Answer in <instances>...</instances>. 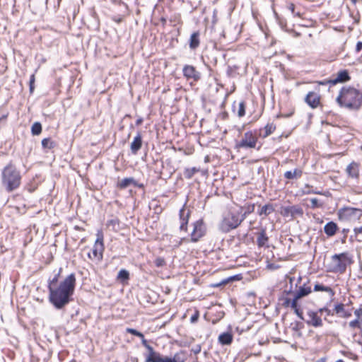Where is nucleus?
<instances>
[{
  "label": "nucleus",
  "mask_w": 362,
  "mask_h": 362,
  "mask_svg": "<svg viewBox=\"0 0 362 362\" xmlns=\"http://www.w3.org/2000/svg\"><path fill=\"white\" fill-rule=\"evenodd\" d=\"M76 284L74 274H69L58 286H48L49 300L56 309H62L71 300Z\"/></svg>",
  "instance_id": "f257e3e1"
},
{
  "label": "nucleus",
  "mask_w": 362,
  "mask_h": 362,
  "mask_svg": "<svg viewBox=\"0 0 362 362\" xmlns=\"http://www.w3.org/2000/svg\"><path fill=\"white\" fill-rule=\"evenodd\" d=\"M336 100L341 107L358 110L362 105V93L353 87L344 86L341 89Z\"/></svg>",
  "instance_id": "f03ea898"
},
{
  "label": "nucleus",
  "mask_w": 362,
  "mask_h": 362,
  "mask_svg": "<svg viewBox=\"0 0 362 362\" xmlns=\"http://www.w3.org/2000/svg\"><path fill=\"white\" fill-rule=\"evenodd\" d=\"M1 182L8 192L17 189L21 183L20 172L11 163L8 164L2 170Z\"/></svg>",
  "instance_id": "7ed1b4c3"
},
{
  "label": "nucleus",
  "mask_w": 362,
  "mask_h": 362,
  "mask_svg": "<svg viewBox=\"0 0 362 362\" xmlns=\"http://www.w3.org/2000/svg\"><path fill=\"white\" fill-rule=\"evenodd\" d=\"M243 221L240 211L230 209L223 215L219 224V229L223 233H228L237 228Z\"/></svg>",
  "instance_id": "20e7f679"
},
{
  "label": "nucleus",
  "mask_w": 362,
  "mask_h": 362,
  "mask_svg": "<svg viewBox=\"0 0 362 362\" xmlns=\"http://www.w3.org/2000/svg\"><path fill=\"white\" fill-rule=\"evenodd\" d=\"M351 258L346 252L335 254L332 257L331 272L343 274L348 264H351Z\"/></svg>",
  "instance_id": "39448f33"
},
{
  "label": "nucleus",
  "mask_w": 362,
  "mask_h": 362,
  "mask_svg": "<svg viewBox=\"0 0 362 362\" xmlns=\"http://www.w3.org/2000/svg\"><path fill=\"white\" fill-rule=\"evenodd\" d=\"M96 236V240L93 248L91 249V252H88V257L90 259L95 261L97 263H98L100 262L103 259V252L105 250L103 231L98 230Z\"/></svg>",
  "instance_id": "423d86ee"
},
{
  "label": "nucleus",
  "mask_w": 362,
  "mask_h": 362,
  "mask_svg": "<svg viewBox=\"0 0 362 362\" xmlns=\"http://www.w3.org/2000/svg\"><path fill=\"white\" fill-rule=\"evenodd\" d=\"M338 218L343 221H355L362 216V210L354 207H343L338 210Z\"/></svg>",
  "instance_id": "0eeeda50"
},
{
  "label": "nucleus",
  "mask_w": 362,
  "mask_h": 362,
  "mask_svg": "<svg viewBox=\"0 0 362 362\" xmlns=\"http://www.w3.org/2000/svg\"><path fill=\"white\" fill-rule=\"evenodd\" d=\"M257 142V138L251 131L245 132L242 139L236 144L238 148H255Z\"/></svg>",
  "instance_id": "6e6552de"
},
{
  "label": "nucleus",
  "mask_w": 362,
  "mask_h": 362,
  "mask_svg": "<svg viewBox=\"0 0 362 362\" xmlns=\"http://www.w3.org/2000/svg\"><path fill=\"white\" fill-rule=\"evenodd\" d=\"M206 228L202 220H198L194 223V228L191 233V240L198 241L205 234Z\"/></svg>",
  "instance_id": "1a4fd4ad"
},
{
  "label": "nucleus",
  "mask_w": 362,
  "mask_h": 362,
  "mask_svg": "<svg viewBox=\"0 0 362 362\" xmlns=\"http://www.w3.org/2000/svg\"><path fill=\"white\" fill-rule=\"evenodd\" d=\"M183 76L187 79H193L197 81L201 78L200 73L192 65H185L182 69Z\"/></svg>",
  "instance_id": "9d476101"
},
{
  "label": "nucleus",
  "mask_w": 362,
  "mask_h": 362,
  "mask_svg": "<svg viewBox=\"0 0 362 362\" xmlns=\"http://www.w3.org/2000/svg\"><path fill=\"white\" fill-rule=\"evenodd\" d=\"M282 214L284 216H291L294 218L296 216H302L303 210L299 206H288L283 208Z\"/></svg>",
  "instance_id": "9b49d317"
},
{
  "label": "nucleus",
  "mask_w": 362,
  "mask_h": 362,
  "mask_svg": "<svg viewBox=\"0 0 362 362\" xmlns=\"http://www.w3.org/2000/svg\"><path fill=\"white\" fill-rule=\"evenodd\" d=\"M307 316L308 319L306 320V323L308 325H311L315 327H319L322 326V320L320 318V317L317 315V312L309 310L307 313Z\"/></svg>",
  "instance_id": "f8f14e48"
},
{
  "label": "nucleus",
  "mask_w": 362,
  "mask_h": 362,
  "mask_svg": "<svg viewBox=\"0 0 362 362\" xmlns=\"http://www.w3.org/2000/svg\"><path fill=\"white\" fill-rule=\"evenodd\" d=\"M308 284L309 280H308L307 283H304L302 286H299V288L294 295L296 300H299L303 297L307 296L312 292L311 286Z\"/></svg>",
  "instance_id": "ddd939ff"
},
{
  "label": "nucleus",
  "mask_w": 362,
  "mask_h": 362,
  "mask_svg": "<svg viewBox=\"0 0 362 362\" xmlns=\"http://www.w3.org/2000/svg\"><path fill=\"white\" fill-rule=\"evenodd\" d=\"M334 313L341 318H349L351 316V310H346L345 305L343 303H337L334 305Z\"/></svg>",
  "instance_id": "4468645a"
},
{
  "label": "nucleus",
  "mask_w": 362,
  "mask_h": 362,
  "mask_svg": "<svg viewBox=\"0 0 362 362\" xmlns=\"http://www.w3.org/2000/svg\"><path fill=\"white\" fill-rule=\"evenodd\" d=\"M346 172L349 177L353 179H358L359 176V165L358 163L353 161L346 169Z\"/></svg>",
  "instance_id": "2eb2a0df"
},
{
  "label": "nucleus",
  "mask_w": 362,
  "mask_h": 362,
  "mask_svg": "<svg viewBox=\"0 0 362 362\" xmlns=\"http://www.w3.org/2000/svg\"><path fill=\"white\" fill-rule=\"evenodd\" d=\"M305 102L312 108H315L320 103V96L314 92H309L305 97Z\"/></svg>",
  "instance_id": "dca6fc26"
},
{
  "label": "nucleus",
  "mask_w": 362,
  "mask_h": 362,
  "mask_svg": "<svg viewBox=\"0 0 362 362\" xmlns=\"http://www.w3.org/2000/svg\"><path fill=\"white\" fill-rule=\"evenodd\" d=\"M257 235V245L258 247H268L269 238L267 235L266 230L264 228H262Z\"/></svg>",
  "instance_id": "f3484780"
},
{
  "label": "nucleus",
  "mask_w": 362,
  "mask_h": 362,
  "mask_svg": "<svg viewBox=\"0 0 362 362\" xmlns=\"http://www.w3.org/2000/svg\"><path fill=\"white\" fill-rule=\"evenodd\" d=\"M142 146V138L140 133H138L137 135L134 137L133 141L131 143L130 148L131 151L133 154H136L139 150L141 148Z\"/></svg>",
  "instance_id": "a211bd4d"
},
{
  "label": "nucleus",
  "mask_w": 362,
  "mask_h": 362,
  "mask_svg": "<svg viewBox=\"0 0 362 362\" xmlns=\"http://www.w3.org/2000/svg\"><path fill=\"white\" fill-rule=\"evenodd\" d=\"M350 79L349 73L346 70H342L337 73V77L331 81L332 84L337 83H343L348 81Z\"/></svg>",
  "instance_id": "6ab92c4d"
},
{
  "label": "nucleus",
  "mask_w": 362,
  "mask_h": 362,
  "mask_svg": "<svg viewBox=\"0 0 362 362\" xmlns=\"http://www.w3.org/2000/svg\"><path fill=\"white\" fill-rule=\"evenodd\" d=\"M337 229L338 226L334 221L328 222L324 227V231L325 234L329 237L334 235Z\"/></svg>",
  "instance_id": "aec40b11"
},
{
  "label": "nucleus",
  "mask_w": 362,
  "mask_h": 362,
  "mask_svg": "<svg viewBox=\"0 0 362 362\" xmlns=\"http://www.w3.org/2000/svg\"><path fill=\"white\" fill-rule=\"evenodd\" d=\"M275 211V208L272 204H267L262 206L258 211L257 214L259 216H268L272 214Z\"/></svg>",
  "instance_id": "412c9836"
},
{
  "label": "nucleus",
  "mask_w": 362,
  "mask_h": 362,
  "mask_svg": "<svg viewBox=\"0 0 362 362\" xmlns=\"http://www.w3.org/2000/svg\"><path fill=\"white\" fill-rule=\"evenodd\" d=\"M232 341L233 335L230 332L221 333L218 337V342L222 345H229Z\"/></svg>",
  "instance_id": "4be33fe9"
},
{
  "label": "nucleus",
  "mask_w": 362,
  "mask_h": 362,
  "mask_svg": "<svg viewBox=\"0 0 362 362\" xmlns=\"http://www.w3.org/2000/svg\"><path fill=\"white\" fill-rule=\"evenodd\" d=\"M132 185L136 186V180L133 177H126L118 182L117 187L119 189H126Z\"/></svg>",
  "instance_id": "5701e85b"
},
{
  "label": "nucleus",
  "mask_w": 362,
  "mask_h": 362,
  "mask_svg": "<svg viewBox=\"0 0 362 362\" xmlns=\"http://www.w3.org/2000/svg\"><path fill=\"white\" fill-rule=\"evenodd\" d=\"M199 33L194 32L193 33L189 39V48L191 49H195L199 46Z\"/></svg>",
  "instance_id": "b1692460"
},
{
  "label": "nucleus",
  "mask_w": 362,
  "mask_h": 362,
  "mask_svg": "<svg viewBox=\"0 0 362 362\" xmlns=\"http://www.w3.org/2000/svg\"><path fill=\"white\" fill-rule=\"evenodd\" d=\"M303 172L300 169L296 168L293 171H286L284 173V177L288 180H293L300 177Z\"/></svg>",
  "instance_id": "393cba45"
},
{
  "label": "nucleus",
  "mask_w": 362,
  "mask_h": 362,
  "mask_svg": "<svg viewBox=\"0 0 362 362\" xmlns=\"http://www.w3.org/2000/svg\"><path fill=\"white\" fill-rule=\"evenodd\" d=\"M275 129L276 127L273 123H268L262 129H261V132H263V133L261 132L260 136L263 138H266L272 134L274 132Z\"/></svg>",
  "instance_id": "a878e982"
},
{
  "label": "nucleus",
  "mask_w": 362,
  "mask_h": 362,
  "mask_svg": "<svg viewBox=\"0 0 362 362\" xmlns=\"http://www.w3.org/2000/svg\"><path fill=\"white\" fill-rule=\"evenodd\" d=\"M314 291H325L329 294L331 297H333L335 294L333 289L329 286H326L322 284H316L314 286Z\"/></svg>",
  "instance_id": "bb28decb"
},
{
  "label": "nucleus",
  "mask_w": 362,
  "mask_h": 362,
  "mask_svg": "<svg viewBox=\"0 0 362 362\" xmlns=\"http://www.w3.org/2000/svg\"><path fill=\"white\" fill-rule=\"evenodd\" d=\"M245 210L243 213L242 211L243 209V207L240 206L238 211H240V217L243 221L245 219V218L250 214L251 213L254 212L255 211V204H250L245 207Z\"/></svg>",
  "instance_id": "cd10ccee"
},
{
  "label": "nucleus",
  "mask_w": 362,
  "mask_h": 362,
  "mask_svg": "<svg viewBox=\"0 0 362 362\" xmlns=\"http://www.w3.org/2000/svg\"><path fill=\"white\" fill-rule=\"evenodd\" d=\"M184 213H185V210L183 209H182L180 211V220H181V223H180V230H183V231H187V223H188V214L185 216L184 215Z\"/></svg>",
  "instance_id": "c85d7f7f"
},
{
  "label": "nucleus",
  "mask_w": 362,
  "mask_h": 362,
  "mask_svg": "<svg viewBox=\"0 0 362 362\" xmlns=\"http://www.w3.org/2000/svg\"><path fill=\"white\" fill-rule=\"evenodd\" d=\"M146 349L149 351V354L145 361V362H153L151 360H156V358L160 355L159 353L154 351L153 347L148 345Z\"/></svg>",
  "instance_id": "c756f323"
},
{
  "label": "nucleus",
  "mask_w": 362,
  "mask_h": 362,
  "mask_svg": "<svg viewBox=\"0 0 362 362\" xmlns=\"http://www.w3.org/2000/svg\"><path fill=\"white\" fill-rule=\"evenodd\" d=\"M298 300H296V298H293V299L291 301V308L292 309H293L294 313L296 314V315L300 320H303V311L298 306Z\"/></svg>",
  "instance_id": "7c9ffc66"
},
{
  "label": "nucleus",
  "mask_w": 362,
  "mask_h": 362,
  "mask_svg": "<svg viewBox=\"0 0 362 362\" xmlns=\"http://www.w3.org/2000/svg\"><path fill=\"white\" fill-rule=\"evenodd\" d=\"M199 170H200V169L197 168L196 167H193L191 168H186L184 171V176L187 179H191L193 177V175L195 173H198Z\"/></svg>",
  "instance_id": "2f4dec72"
},
{
  "label": "nucleus",
  "mask_w": 362,
  "mask_h": 362,
  "mask_svg": "<svg viewBox=\"0 0 362 362\" xmlns=\"http://www.w3.org/2000/svg\"><path fill=\"white\" fill-rule=\"evenodd\" d=\"M153 362H178L177 360V356L175 355L173 358L165 356L162 357L160 354L156 360H152Z\"/></svg>",
  "instance_id": "473e14b6"
},
{
  "label": "nucleus",
  "mask_w": 362,
  "mask_h": 362,
  "mask_svg": "<svg viewBox=\"0 0 362 362\" xmlns=\"http://www.w3.org/2000/svg\"><path fill=\"white\" fill-rule=\"evenodd\" d=\"M129 279V273L126 269H121L117 274V279L121 281H127Z\"/></svg>",
  "instance_id": "72a5a7b5"
},
{
  "label": "nucleus",
  "mask_w": 362,
  "mask_h": 362,
  "mask_svg": "<svg viewBox=\"0 0 362 362\" xmlns=\"http://www.w3.org/2000/svg\"><path fill=\"white\" fill-rule=\"evenodd\" d=\"M238 112H237V115L239 117H243L245 115V107H246L245 103V101L242 100L238 103Z\"/></svg>",
  "instance_id": "f704fd0d"
},
{
  "label": "nucleus",
  "mask_w": 362,
  "mask_h": 362,
  "mask_svg": "<svg viewBox=\"0 0 362 362\" xmlns=\"http://www.w3.org/2000/svg\"><path fill=\"white\" fill-rule=\"evenodd\" d=\"M42 132V125L40 122H35L31 127V132L33 135H39Z\"/></svg>",
  "instance_id": "c9c22d12"
},
{
  "label": "nucleus",
  "mask_w": 362,
  "mask_h": 362,
  "mask_svg": "<svg viewBox=\"0 0 362 362\" xmlns=\"http://www.w3.org/2000/svg\"><path fill=\"white\" fill-rule=\"evenodd\" d=\"M43 148L51 149L54 146V143L49 138H45L42 141Z\"/></svg>",
  "instance_id": "e433bc0d"
},
{
  "label": "nucleus",
  "mask_w": 362,
  "mask_h": 362,
  "mask_svg": "<svg viewBox=\"0 0 362 362\" xmlns=\"http://www.w3.org/2000/svg\"><path fill=\"white\" fill-rule=\"evenodd\" d=\"M126 332L129 333V334H132L133 335H135L136 337H139V338H143V334L139 331H137L136 329H133V328H127L126 329Z\"/></svg>",
  "instance_id": "4c0bfd02"
},
{
  "label": "nucleus",
  "mask_w": 362,
  "mask_h": 362,
  "mask_svg": "<svg viewBox=\"0 0 362 362\" xmlns=\"http://www.w3.org/2000/svg\"><path fill=\"white\" fill-rule=\"evenodd\" d=\"M288 8L294 16H298V17L301 16V13L300 12H296L295 5L293 4H290L288 6Z\"/></svg>",
  "instance_id": "58836bf2"
},
{
  "label": "nucleus",
  "mask_w": 362,
  "mask_h": 362,
  "mask_svg": "<svg viewBox=\"0 0 362 362\" xmlns=\"http://www.w3.org/2000/svg\"><path fill=\"white\" fill-rule=\"evenodd\" d=\"M349 326L352 329L360 327V323H359L358 320L355 319L354 320L350 321L349 323Z\"/></svg>",
  "instance_id": "ea45409f"
},
{
  "label": "nucleus",
  "mask_w": 362,
  "mask_h": 362,
  "mask_svg": "<svg viewBox=\"0 0 362 362\" xmlns=\"http://www.w3.org/2000/svg\"><path fill=\"white\" fill-rule=\"evenodd\" d=\"M59 276V274L54 275L53 279L52 280L49 281L48 286L53 285L55 286H58L59 284H57V282H58Z\"/></svg>",
  "instance_id": "a19ab883"
},
{
  "label": "nucleus",
  "mask_w": 362,
  "mask_h": 362,
  "mask_svg": "<svg viewBox=\"0 0 362 362\" xmlns=\"http://www.w3.org/2000/svg\"><path fill=\"white\" fill-rule=\"evenodd\" d=\"M318 312L320 313H325L327 316H329V315H334V313H332L327 307H324V308H320Z\"/></svg>",
  "instance_id": "79ce46f5"
},
{
  "label": "nucleus",
  "mask_w": 362,
  "mask_h": 362,
  "mask_svg": "<svg viewBox=\"0 0 362 362\" xmlns=\"http://www.w3.org/2000/svg\"><path fill=\"white\" fill-rule=\"evenodd\" d=\"M311 206L312 208H316L320 206L318 204V199L317 198H312L310 199Z\"/></svg>",
  "instance_id": "37998d69"
},
{
  "label": "nucleus",
  "mask_w": 362,
  "mask_h": 362,
  "mask_svg": "<svg viewBox=\"0 0 362 362\" xmlns=\"http://www.w3.org/2000/svg\"><path fill=\"white\" fill-rule=\"evenodd\" d=\"M155 264L157 267H162L165 264V260L163 258H157L155 261Z\"/></svg>",
  "instance_id": "c03bdc74"
},
{
  "label": "nucleus",
  "mask_w": 362,
  "mask_h": 362,
  "mask_svg": "<svg viewBox=\"0 0 362 362\" xmlns=\"http://www.w3.org/2000/svg\"><path fill=\"white\" fill-rule=\"evenodd\" d=\"M354 315L356 316V319L359 320L362 315V308H358L354 311Z\"/></svg>",
  "instance_id": "a18cd8bd"
},
{
  "label": "nucleus",
  "mask_w": 362,
  "mask_h": 362,
  "mask_svg": "<svg viewBox=\"0 0 362 362\" xmlns=\"http://www.w3.org/2000/svg\"><path fill=\"white\" fill-rule=\"evenodd\" d=\"M291 300H290L289 298H286L283 303V305L285 306V307H288V306H291Z\"/></svg>",
  "instance_id": "49530a36"
},
{
  "label": "nucleus",
  "mask_w": 362,
  "mask_h": 362,
  "mask_svg": "<svg viewBox=\"0 0 362 362\" xmlns=\"http://www.w3.org/2000/svg\"><path fill=\"white\" fill-rule=\"evenodd\" d=\"M198 317H199V314L198 313H196V314L193 315L191 317V318H190L191 322L194 323V322H197V320H198Z\"/></svg>",
  "instance_id": "de8ad7c7"
},
{
  "label": "nucleus",
  "mask_w": 362,
  "mask_h": 362,
  "mask_svg": "<svg viewBox=\"0 0 362 362\" xmlns=\"http://www.w3.org/2000/svg\"><path fill=\"white\" fill-rule=\"evenodd\" d=\"M362 49V42H358L356 46V51L359 52Z\"/></svg>",
  "instance_id": "09e8293b"
},
{
  "label": "nucleus",
  "mask_w": 362,
  "mask_h": 362,
  "mask_svg": "<svg viewBox=\"0 0 362 362\" xmlns=\"http://www.w3.org/2000/svg\"><path fill=\"white\" fill-rule=\"evenodd\" d=\"M354 232L356 235H357L359 233H362V226L359 227V228H355L354 229Z\"/></svg>",
  "instance_id": "8fccbe9b"
},
{
  "label": "nucleus",
  "mask_w": 362,
  "mask_h": 362,
  "mask_svg": "<svg viewBox=\"0 0 362 362\" xmlns=\"http://www.w3.org/2000/svg\"><path fill=\"white\" fill-rule=\"evenodd\" d=\"M141 339L142 345L146 348L149 344H148L146 339L144 338V336L143 335V338Z\"/></svg>",
  "instance_id": "3c124183"
},
{
  "label": "nucleus",
  "mask_w": 362,
  "mask_h": 362,
  "mask_svg": "<svg viewBox=\"0 0 362 362\" xmlns=\"http://www.w3.org/2000/svg\"><path fill=\"white\" fill-rule=\"evenodd\" d=\"M35 82V75L32 74L30 78V84H34Z\"/></svg>",
  "instance_id": "603ef678"
},
{
  "label": "nucleus",
  "mask_w": 362,
  "mask_h": 362,
  "mask_svg": "<svg viewBox=\"0 0 362 362\" xmlns=\"http://www.w3.org/2000/svg\"><path fill=\"white\" fill-rule=\"evenodd\" d=\"M201 351L200 346H197L195 349H193L194 354H198Z\"/></svg>",
  "instance_id": "864d4df0"
},
{
  "label": "nucleus",
  "mask_w": 362,
  "mask_h": 362,
  "mask_svg": "<svg viewBox=\"0 0 362 362\" xmlns=\"http://www.w3.org/2000/svg\"><path fill=\"white\" fill-rule=\"evenodd\" d=\"M142 122H143V119L142 118H139L136 121V125H140V124H141Z\"/></svg>",
  "instance_id": "5fc2aeb1"
},
{
  "label": "nucleus",
  "mask_w": 362,
  "mask_h": 362,
  "mask_svg": "<svg viewBox=\"0 0 362 362\" xmlns=\"http://www.w3.org/2000/svg\"><path fill=\"white\" fill-rule=\"evenodd\" d=\"M162 23H163V25H165V23H166V19L163 17L161 18L160 19Z\"/></svg>",
  "instance_id": "6e6d98bb"
},
{
  "label": "nucleus",
  "mask_w": 362,
  "mask_h": 362,
  "mask_svg": "<svg viewBox=\"0 0 362 362\" xmlns=\"http://www.w3.org/2000/svg\"><path fill=\"white\" fill-rule=\"evenodd\" d=\"M326 359L325 358H321L319 360H317L316 362H325Z\"/></svg>",
  "instance_id": "4d7b16f0"
},
{
  "label": "nucleus",
  "mask_w": 362,
  "mask_h": 362,
  "mask_svg": "<svg viewBox=\"0 0 362 362\" xmlns=\"http://www.w3.org/2000/svg\"><path fill=\"white\" fill-rule=\"evenodd\" d=\"M33 89H34L33 84H30V92H33Z\"/></svg>",
  "instance_id": "13d9d810"
},
{
  "label": "nucleus",
  "mask_w": 362,
  "mask_h": 362,
  "mask_svg": "<svg viewBox=\"0 0 362 362\" xmlns=\"http://www.w3.org/2000/svg\"><path fill=\"white\" fill-rule=\"evenodd\" d=\"M235 105H236V102H234V103H233V111H235Z\"/></svg>",
  "instance_id": "bf43d9fd"
},
{
  "label": "nucleus",
  "mask_w": 362,
  "mask_h": 362,
  "mask_svg": "<svg viewBox=\"0 0 362 362\" xmlns=\"http://www.w3.org/2000/svg\"><path fill=\"white\" fill-rule=\"evenodd\" d=\"M336 362H344V361L341 359H339V360H337Z\"/></svg>",
  "instance_id": "052dcab7"
},
{
  "label": "nucleus",
  "mask_w": 362,
  "mask_h": 362,
  "mask_svg": "<svg viewBox=\"0 0 362 362\" xmlns=\"http://www.w3.org/2000/svg\"><path fill=\"white\" fill-rule=\"evenodd\" d=\"M301 280V276H299L298 279V282L299 283Z\"/></svg>",
  "instance_id": "680f3d73"
},
{
  "label": "nucleus",
  "mask_w": 362,
  "mask_h": 362,
  "mask_svg": "<svg viewBox=\"0 0 362 362\" xmlns=\"http://www.w3.org/2000/svg\"><path fill=\"white\" fill-rule=\"evenodd\" d=\"M177 361H178V362H182V361H180V359H177Z\"/></svg>",
  "instance_id": "e2e57ef3"
}]
</instances>
